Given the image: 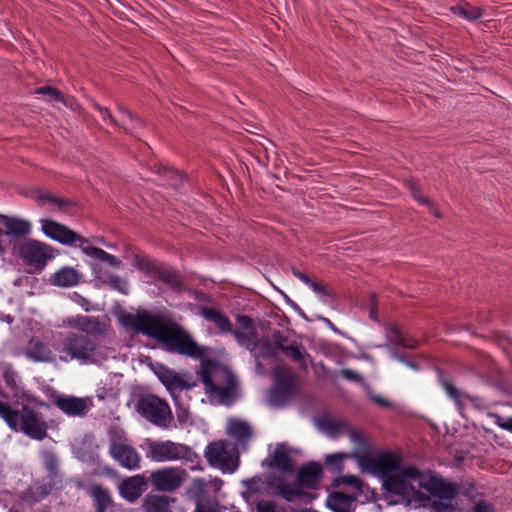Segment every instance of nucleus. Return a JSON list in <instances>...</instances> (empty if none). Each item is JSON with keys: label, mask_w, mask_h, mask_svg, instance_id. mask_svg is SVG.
<instances>
[{"label": "nucleus", "mask_w": 512, "mask_h": 512, "mask_svg": "<svg viewBox=\"0 0 512 512\" xmlns=\"http://www.w3.org/2000/svg\"><path fill=\"white\" fill-rule=\"evenodd\" d=\"M36 93L44 95L46 97V101L51 103L54 106H57L59 103H62L64 106H66L72 110L78 109V104L74 100V98L69 97V96H67V97L64 96L59 90H57L53 87L46 86V87L38 88L36 90Z\"/></svg>", "instance_id": "bb28decb"}, {"label": "nucleus", "mask_w": 512, "mask_h": 512, "mask_svg": "<svg viewBox=\"0 0 512 512\" xmlns=\"http://www.w3.org/2000/svg\"><path fill=\"white\" fill-rule=\"evenodd\" d=\"M405 365H407V366H408V367H410L411 369H414V370H415V369H417L416 365H415V364H413V363H412V362H410V361H406V362H405Z\"/></svg>", "instance_id": "69168bd1"}, {"label": "nucleus", "mask_w": 512, "mask_h": 512, "mask_svg": "<svg viewBox=\"0 0 512 512\" xmlns=\"http://www.w3.org/2000/svg\"><path fill=\"white\" fill-rule=\"evenodd\" d=\"M0 224L6 228L5 234L9 236L22 237L31 232V223L24 219L0 214Z\"/></svg>", "instance_id": "393cba45"}, {"label": "nucleus", "mask_w": 512, "mask_h": 512, "mask_svg": "<svg viewBox=\"0 0 512 512\" xmlns=\"http://www.w3.org/2000/svg\"><path fill=\"white\" fill-rule=\"evenodd\" d=\"M0 416L13 430L22 431L32 439L42 440L47 436L46 422L26 407L19 414L0 402Z\"/></svg>", "instance_id": "0eeeda50"}, {"label": "nucleus", "mask_w": 512, "mask_h": 512, "mask_svg": "<svg viewBox=\"0 0 512 512\" xmlns=\"http://www.w3.org/2000/svg\"><path fill=\"white\" fill-rule=\"evenodd\" d=\"M31 197L39 203H51L59 209H62L66 204V201L62 198H59L50 192L42 191V190H34L31 194Z\"/></svg>", "instance_id": "72a5a7b5"}, {"label": "nucleus", "mask_w": 512, "mask_h": 512, "mask_svg": "<svg viewBox=\"0 0 512 512\" xmlns=\"http://www.w3.org/2000/svg\"><path fill=\"white\" fill-rule=\"evenodd\" d=\"M392 355H393V357H394L395 359H397L398 361H400V362H402V363H404V364H405L406 360H404V359H403L401 356H399L397 353L393 352V353H392Z\"/></svg>", "instance_id": "0e129e2a"}, {"label": "nucleus", "mask_w": 512, "mask_h": 512, "mask_svg": "<svg viewBox=\"0 0 512 512\" xmlns=\"http://www.w3.org/2000/svg\"><path fill=\"white\" fill-rule=\"evenodd\" d=\"M387 339L388 341L397 346L407 347V348H414L415 347V341H409L406 339L402 331L395 327L391 326L387 330Z\"/></svg>", "instance_id": "473e14b6"}, {"label": "nucleus", "mask_w": 512, "mask_h": 512, "mask_svg": "<svg viewBox=\"0 0 512 512\" xmlns=\"http://www.w3.org/2000/svg\"><path fill=\"white\" fill-rule=\"evenodd\" d=\"M74 296L78 298V303L85 309V310H88V308L86 307L88 305V301L83 298L82 296L74 293Z\"/></svg>", "instance_id": "052dcab7"}, {"label": "nucleus", "mask_w": 512, "mask_h": 512, "mask_svg": "<svg viewBox=\"0 0 512 512\" xmlns=\"http://www.w3.org/2000/svg\"><path fill=\"white\" fill-rule=\"evenodd\" d=\"M293 275L295 277H297L300 281H302L304 284H306L307 286L311 283L312 279L310 277H308L307 275H305L304 273L300 272V271H296L294 270L293 271Z\"/></svg>", "instance_id": "6e6d98bb"}, {"label": "nucleus", "mask_w": 512, "mask_h": 512, "mask_svg": "<svg viewBox=\"0 0 512 512\" xmlns=\"http://www.w3.org/2000/svg\"><path fill=\"white\" fill-rule=\"evenodd\" d=\"M257 512H286L284 508L271 501H260L257 504Z\"/></svg>", "instance_id": "37998d69"}, {"label": "nucleus", "mask_w": 512, "mask_h": 512, "mask_svg": "<svg viewBox=\"0 0 512 512\" xmlns=\"http://www.w3.org/2000/svg\"><path fill=\"white\" fill-rule=\"evenodd\" d=\"M200 314L206 321L213 323L220 333L232 332V324L230 320L220 310L204 307L201 309Z\"/></svg>", "instance_id": "a878e982"}, {"label": "nucleus", "mask_w": 512, "mask_h": 512, "mask_svg": "<svg viewBox=\"0 0 512 512\" xmlns=\"http://www.w3.org/2000/svg\"><path fill=\"white\" fill-rule=\"evenodd\" d=\"M350 457V454L343 452L328 454L325 458V464L332 470L340 471L342 470L343 462Z\"/></svg>", "instance_id": "a19ab883"}, {"label": "nucleus", "mask_w": 512, "mask_h": 512, "mask_svg": "<svg viewBox=\"0 0 512 512\" xmlns=\"http://www.w3.org/2000/svg\"><path fill=\"white\" fill-rule=\"evenodd\" d=\"M359 359H365V360H371V357L367 354H362L361 356L358 357Z\"/></svg>", "instance_id": "774afa93"}, {"label": "nucleus", "mask_w": 512, "mask_h": 512, "mask_svg": "<svg viewBox=\"0 0 512 512\" xmlns=\"http://www.w3.org/2000/svg\"><path fill=\"white\" fill-rule=\"evenodd\" d=\"M90 495L96 502L97 512H105L111 504V497L107 489L99 485H93L90 489Z\"/></svg>", "instance_id": "2f4dec72"}, {"label": "nucleus", "mask_w": 512, "mask_h": 512, "mask_svg": "<svg viewBox=\"0 0 512 512\" xmlns=\"http://www.w3.org/2000/svg\"><path fill=\"white\" fill-rule=\"evenodd\" d=\"M61 344L56 347L59 358L63 362L78 360L81 363L94 361L96 343L87 334L68 332L60 333Z\"/></svg>", "instance_id": "423d86ee"}, {"label": "nucleus", "mask_w": 512, "mask_h": 512, "mask_svg": "<svg viewBox=\"0 0 512 512\" xmlns=\"http://www.w3.org/2000/svg\"><path fill=\"white\" fill-rule=\"evenodd\" d=\"M227 434L239 442H245L250 437L251 429L241 420L230 419L227 424Z\"/></svg>", "instance_id": "c85d7f7f"}, {"label": "nucleus", "mask_w": 512, "mask_h": 512, "mask_svg": "<svg viewBox=\"0 0 512 512\" xmlns=\"http://www.w3.org/2000/svg\"><path fill=\"white\" fill-rule=\"evenodd\" d=\"M146 457L154 462L183 461L191 470H200L201 459L190 447L170 440L145 439L141 445Z\"/></svg>", "instance_id": "39448f33"}, {"label": "nucleus", "mask_w": 512, "mask_h": 512, "mask_svg": "<svg viewBox=\"0 0 512 512\" xmlns=\"http://www.w3.org/2000/svg\"><path fill=\"white\" fill-rule=\"evenodd\" d=\"M468 512H494V508L489 502L480 500Z\"/></svg>", "instance_id": "a18cd8bd"}, {"label": "nucleus", "mask_w": 512, "mask_h": 512, "mask_svg": "<svg viewBox=\"0 0 512 512\" xmlns=\"http://www.w3.org/2000/svg\"><path fill=\"white\" fill-rule=\"evenodd\" d=\"M408 188L410 189L411 191V194L412 196L414 197V199L416 201H418L419 203H422L423 205L427 206L429 211L436 217H441V214L439 212V210L433 205V203L425 198L424 196H422L420 193H419V189H418V186L416 183L412 182V181H408Z\"/></svg>", "instance_id": "58836bf2"}, {"label": "nucleus", "mask_w": 512, "mask_h": 512, "mask_svg": "<svg viewBox=\"0 0 512 512\" xmlns=\"http://www.w3.org/2000/svg\"><path fill=\"white\" fill-rule=\"evenodd\" d=\"M158 377L173 398H176V392L191 388L189 382L182 375L171 370L163 369L159 372Z\"/></svg>", "instance_id": "4be33fe9"}, {"label": "nucleus", "mask_w": 512, "mask_h": 512, "mask_svg": "<svg viewBox=\"0 0 512 512\" xmlns=\"http://www.w3.org/2000/svg\"><path fill=\"white\" fill-rule=\"evenodd\" d=\"M64 323L71 328L80 329L82 332H89V327L95 323V319L87 316H77L66 319Z\"/></svg>", "instance_id": "ea45409f"}, {"label": "nucleus", "mask_w": 512, "mask_h": 512, "mask_svg": "<svg viewBox=\"0 0 512 512\" xmlns=\"http://www.w3.org/2000/svg\"><path fill=\"white\" fill-rule=\"evenodd\" d=\"M98 278L122 294H128L129 292V284L127 280L121 278L118 275L107 274L105 277L98 276Z\"/></svg>", "instance_id": "4c0bfd02"}, {"label": "nucleus", "mask_w": 512, "mask_h": 512, "mask_svg": "<svg viewBox=\"0 0 512 512\" xmlns=\"http://www.w3.org/2000/svg\"><path fill=\"white\" fill-rule=\"evenodd\" d=\"M3 377L6 385L11 389V393L13 397H19L21 389L19 387V376L18 374L11 369V367H6L3 372Z\"/></svg>", "instance_id": "e433bc0d"}, {"label": "nucleus", "mask_w": 512, "mask_h": 512, "mask_svg": "<svg viewBox=\"0 0 512 512\" xmlns=\"http://www.w3.org/2000/svg\"><path fill=\"white\" fill-rule=\"evenodd\" d=\"M80 248L81 251L90 258L98 259L112 267H119L121 265V261L118 258L112 254L107 253L101 248L88 245H80Z\"/></svg>", "instance_id": "cd10ccee"}, {"label": "nucleus", "mask_w": 512, "mask_h": 512, "mask_svg": "<svg viewBox=\"0 0 512 512\" xmlns=\"http://www.w3.org/2000/svg\"><path fill=\"white\" fill-rule=\"evenodd\" d=\"M141 414L151 423L167 428L172 421V411L168 403L157 396L148 395L143 397L138 404Z\"/></svg>", "instance_id": "9b49d317"}, {"label": "nucleus", "mask_w": 512, "mask_h": 512, "mask_svg": "<svg viewBox=\"0 0 512 512\" xmlns=\"http://www.w3.org/2000/svg\"><path fill=\"white\" fill-rule=\"evenodd\" d=\"M268 465L275 468L277 472L269 475L267 482L270 477L275 475L279 478H293L294 479V464L292 461V449L286 444L276 445L274 451L271 453L268 460Z\"/></svg>", "instance_id": "dca6fc26"}, {"label": "nucleus", "mask_w": 512, "mask_h": 512, "mask_svg": "<svg viewBox=\"0 0 512 512\" xmlns=\"http://www.w3.org/2000/svg\"><path fill=\"white\" fill-rule=\"evenodd\" d=\"M321 477V468L316 464H310L303 467L297 476L293 478H279L271 476L268 485L275 494L280 495L285 500L293 502L298 499L311 501L314 497L310 493L303 491L304 488L314 489L319 483Z\"/></svg>", "instance_id": "20e7f679"}, {"label": "nucleus", "mask_w": 512, "mask_h": 512, "mask_svg": "<svg viewBox=\"0 0 512 512\" xmlns=\"http://www.w3.org/2000/svg\"><path fill=\"white\" fill-rule=\"evenodd\" d=\"M358 464L362 472L381 477L385 488L402 496L409 506L428 507L431 512L457 510L453 503L458 494L455 484L405 465L402 458L394 453L360 457Z\"/></svg>", "instance_id": "f257e3e1"}, {"label": "nucleus", "mask_w": 512, "mask_h": 512, "mask_svg": "<svg viewBox=\"0 0 512 512\" xmlns=\"http://www.w3.org/2000/svg\"><path fill=\"white\" fill-rule=\"evenodd\" d=\"M176 498L157 493H149L142 502L144 512H173Z\"/></svg>", "instance_id": "6ab92c4d"}, {"label": "nucleus", "mask_w": 512, "mask_h": 512, "mask_svg": "<svg viewBox=\"0 0 512 512\" xmlns=\"http://www.w3.org/2000/svg\"><path fill=\"white\" fill-rule=\"evenodd\" d=\"M369 315L370 318L374 321H378V315L376 312V302H375V296L371 295L370 297V304H369Z\"/></svg>", "instance_id": "603ef678"}, {"label": "nucleus", "mask_w": 512, "mask_h": 512, "mask_svg": "<svg viewBox=\"0 0 512 512\" xmlns=\"http://www.w3.org/2000/svg\"><path fill=\"white\" fill-rule=\"evenodd\" d=\"M452 11L469 21L476 20L482 16V12L478 7L471 6L467 3L464 5L452 7Z\"/></svg>", "instance_id": "c9c22d12"}, {"label": "nucleus", "mask_w": 512, "mask_h": 512, "mask_svg": "<svg viewBox=\"0 0 512 512\" xmlns=\"http://www.w3.org/2000/svg\"><path fill=\"white\" fill-rule=\"evenodd\" d=\"M22 258L37 269H43L55 257L53 248L43 242L29 239L19 248Z\"/></svg>", "instance_id": "4468645a"}, {"label": "nucleus", "mask_w": 512, "mask_h": 512, "mask_svg": "<svg viewBox=\"0 0 512 512\" xmlns=\"http://www.w3.org/2000/svg\"><path fill=\"white\" fill-rule=\"evenodd\" d=\"M237 322L241 330H232V334L240 345L249 349L256 357H267L274 353V346L266 339L258 340L252 327V320L247 316H238Z\"/></svg>", "instance_id": "1a4fd4ad"}, {"label": "nucleus", "mask_w": 512, "mask_h": 512, "mask_svg": "<svg viewBox=\"0 0 512 512\" xmlns=\"http://www.w3.org/2000/svg\"><path fill=\"white\" fill-rule=\"evenodd\" d=\"M496 424L500 428L512 432V418H507L506 420H502L500 417H497Z\"/></svg>", "instance_id": "3c124183"}, {"label": "nucleus", "mask_w": 512, "mask_h": 512, "mask_svg": "<svg viewBox=\"0 0 512 512\" xmlns=\"http://www.w3.org/2000/svg\"><path fill=\"white\" fill-rule=\"evenodd\" d=\"M316 427L330 438H336L346 434L348 424L343 420L330 417H321L315 420Z\"/></svg>", "instance_id": "b1692460"}, {"label": "nucleus", "mask_w": 512, "mask_h": 512, "mask_svg": "<svg viewBox=\"0 0 512 512\" xmlns=\"http://www.w3.org/2000/svg\"><path fill=\"white\" fill-rule=\"evenodd\" d=\"M120 111L123 113V115L127 116L130 120H133L134 119V116L131 112L125 110V109H120Z\"/></svg>", "instance_id": "e2e57ef3"}, {"label": "nucleus", "mask_w": 512, "mask_h": 512, "mask_svg": "<svg viewBox=\"0 0 512 512\" xmlns=\"http://www.w3.org/2000/svg\"><path fill=\"white\" fill-rule=\"evenodd\" d=\"M208 463L223 473H233L238 466V452L236 446L228 441H216L205 449Z\"/></svg>", "instance_id": "6e6552de"}, {"label": "nucleus", "mask_w": 512, "mask_h": 512, "mask_svg": "<svg viewBox=\"0 0 512 512\" xmlns=\"http://www.w3.org/2000/svg\"><path fill=\"white\" fill-rule=\"evenodd\" d=\"M296 379L291 370L277 366L274 370V384L269 396L273 407L283 406L296 392Z\"/></svg>", "instance_id": "9d476101"}, {"label": "nucleus", "mask_w": 512, "mask_h": 512, "mask_svg": "<svg viewBox=\"0 0 512 512\" xmlns=\"http://www.w3.org/2000/svg\"><path fill=\"white\" fill-rule=\"evenodd\" d=\"M54 404L69 417H84L94 406L91 397H76L72 395L57 396Z\"/></svg>", "instance_id": "f3484780"}, {"label": "nucleus", "mask_w": 512, "mask_h": 512, "mask_svg": "<svg viewBox=\"0 0 512 512\" xmlns=\"http://www.w3.org/2000/svg\"><path fill=\"white\" fill-rule=\"evenodd\" d=\"M187 478V473L179 467H163L152 471L149 481L154 490L159 492H173L179 489Z\"/></svg>", "instance_id": "f8f14e48"}, {"label": "nucleus", "mask_w": 512, "mask_h": 512, "mask_svg": "<svg viewBox=\"0 0 512 512\" xmlns=\"http://www.w3.org/2000/svg\"><path fill=\"white\" fill-rule=\"evenodd\" d=\"M146 479L143 475H134L126 478L119 486L120 495L128 500L134 502L137 500L145 490Z\"/></svg>", "instance_id": "aec40b11"}, {"label": "nucleus", "mask_w": 512, "mask_h": 512, "mask_svg": "<svg viewBox=\"0 0 512 512\" xmlns=\"http://www.w3.org/2000/svg\"><path fill=\"white\" fill-rule=\"evenodd\" d=\"M346 434L349 436V439L354 446L355 452L360 451L363 447L362 436L357 431L351 429L349 426L348 431H346Z\"/></svg>", "instance_id": "c03bdc74"}, {"label": "nucleus", "mask_w": 512, "mask_h": 512, "mask_svg": "<svg viewBox=\"0 0 512 512\" xmlns=\"http://www.w3.org/2000/svg\"><path fill=\"white\" fill-rule=\"evenodd\" d=\"M109 454L127 470H138L141 466L139 452L127 439H112L109 444Z\"/></svg>", "instance_id": "ddd939ff"}, {"label": "nucleus", "mask_w": 512, "mask_h": 512, "mask_svg": "<svg viewBox=\"0 0 512 512\" xmlns=\"http://www.w3.org/2000/svg\"><path fill=\"white\" fill-rule=\"evenodd\" d=\"M445 387V390H446V393L451 397V398H454L456 399L457 396H458V392L457 390L453 387V385L449 384V383H446L444 385Z\"/></svg>", "instance_id": "4d7b16f0"}, {"label": "nucleus", "mask_w": 512, "mask_h": 512, "mask_svg": "<svg viewBox=\"0 0 512 512\" xmlns=\"http://www.w3.org/2000/svg\"><path fill=\"white\" fill-rule=\"evenodd\" d=\"M95 108L99 111L100 115L104 120H109L111 123L116 124L115 119L112 117L110 111L107 108L102 107L98 104H95Z\"/></svg>", "instance_id": "8fccbe9b"}, {"label": "nucleus", "mask_w": 512, "mask_h": 512, "mask_svg": "<svg viewBox=\"0 0 512 512\" xmlns=\"http://www.w3.org/2000/svg\"><path fill=\"white\" fill-rule=\"evenodd\" d=\"M308 287L318 296L322 302L326 303L332 297L331 292L322 283L312 280Z\"/></svg>", "instance_id": "79ce46f5"}, {"label": "nucleus", "mask_w": 512, "mask_h": 512, "mask_svg": "<svg viewBox=\"0 0 512 512\" xmlns=\"http://www.w3.org/2000/svg\"><path fill=\"white\" fill-rule=\"evenodd\" d=\"M41 231L48 238L59 242L62 245H85L88 240L72 231L67 226L49 219H41Z\"/></svg>", "instance_id": "2eb2a0df"}, {"label": "nucleus", "mask_w": 512, "mask_h": 512, "mask_svg": "<svg viewBox=\"0 0 512 512\" xmlns=\"http://www.w3.org/2000/svg\"><path fill=\"white\" fill-rule=\"evenodd\" d=\"M197 374L211 404L230 405L235 400L237 383L228 368L214 361H203Z\"/></svg>", "instance_id": "7ed1b4c3"}, {"label": "nucleus", "mask_w": 512, "mask_h": 512, "mask_svg": "<svg viewBox=\"0 0 512 512\" xmlns=\"http://www.w3.org/2000/svg\"><path fill=\"white\" fill-rule=\"evenodd\" d=\"M337 486H343V491L355 494L356 497L362 494L363 482L354 475H343L336 480Z\"/></svg>", "instance_id": "7c9ffc66"}, {"label": "nucleus", "mask_w": 512, "mask_h": 512, "mask_svg": "<svg viewBox=\"0 0 512 512\" xmlns=\"http://www.w3.org/2000/svg\"><path fill=\"white\" fill-rule=\"evenodd\" d=\"M3 321H6L7 323H11L12 318L9 315H6L2 318Z\"/></svg>", "instance_id": "338daca9"}, {"label": "nucleus", "mask_w": 512, "mask_h": 512, "mask_svg": "<svg viewBox=\"0 0 512 512\" xmlns=\"http://www.w3.org/2000/svg\"><path fill=\"white\" fill-rule=\"evenodd\" d=\"M83 280V274L71 266H63L56 270L49 278L52 286L59 288H72L79 285Z\"/></svg>", "instance_id": "a211bd4d"}, {"label": "nucleus", "mask_w": 512, "mask_h": 512, "mask_svg": "<svg viewBox=\"0 0 512 512\" xmlns=\"http://www.w3.org/2000/svg\"><path fill=\"white\" fill-rule=\"evenodd\" d=\"M258 483L259 480L256 478H251L243 481V484L247 487L249 493H256L258 491Z\"/></svg>", "instance_id": "09e8293b"}, {"label": "nucleus", "mask_w": 512, "mask_h": 512, "mask_svg": "<svg viewBox=\"0 0 512 512\" xmlns=\"http://www.w3.org/2000/svg\"><path fill=\"white\" fill-rule=\"evenodd\" d=\"M276 349H280L287 357L291 358L293 361L299 364V366L303 369L307 368V357L308 355L305 353L304 349H302L298 345H278L274 347V353H276Z\"/></svg>", "instance_id": "c756f323"}, {"label": "nucleus", "mask_w": 512, "mask_h": 512, "mask_svg": "<svg viewBox=\"0 0 512 512\" xmlns=\"http://www.w3.org/2000/svg\"><path fill=\"white\" fill-rule=\"evenodd\" d=\"M123 322L137 332L156 338L168 351L199 359L206 354V349L199 346L188 332L163 318L139 312L125 316Z\"/></svg>", "instance_id": "f03ea898"}, {"label": "nucleus", "mask_w": 512, "mask_h": 512, "mask_svg": "<svg viewBox=\"0 0 512 512\" xmlns=\"http://www.w3.org/2000/svg\"><path fill=\"white\" fill-rule=\"evenodd\" d=\"M24 354L33 362L48 363L54 360V354L49 346L36 338L29 341Z\"/></svg>", "instance_id": "412c9836"}, {"label": "nucleus", "mask_w": 512, "mask_h": 512, "mask_svg": "<svg viewBox=\"0 0 512 512\" xmlns=\"http://www.w3.org/2000/svg\"><path fill=\"white\" fill-rule=\"evenodd\" d=\"M340 374L342 377H344L345 379L350 380V381H354V382L362 381L361 375L351 369H342Z\"/></svg>", "instance_id": "de8ad7c7"}, {"label": "nucleus", "mask_w": 512, "mask_h": 512, "mask_svg": "<svg viewBox=\"0 0 512 512\" xmlns=\"http://www.w3.org/2000/svg\"><path fill=\"white\" fill-rule=\"evenodd\" d=\"M188 411L186 408L179 407V410L177 411V416L180 422H184L187 419Z\"/></svg>", "instance_id": "13d9d810"}, {"label": "nucleus", "mask_w": 512, "mask_h": 512, "mask_svg": "<svg viewBox=\"0 0 512 512\" xmlns=\"http://www.w3.org/2000/svg\"><path fill=\"white\" fill-rule=\"evenodd\" d=\"M369 397L374 401L376 402L377 404H379L380 406H383V407H388L390 406V402L388 400H386L385 398H383L382 396L380 395H375V394H372V393H369L368 394Z\"/></svg>", "instance_id": "864d4df0"}, {"label": "nucleus", "mask_w": 512, "mask_h": 512, "mask_svg": "<svg viewBox=\"0 0 512 512\" xmlns=\"http://www.w3.org/2000/svg\"><path fill=\"white\" fill-rule=\"evenodd\" d=\"M205 487V482L203 479L196 478L192 481V489L196 490L197 492H202Z\"/></svg>", "instance_id": "5fc2aeb1"}, {"label": "nucleus", "mask_w": 512, "mask_h": 512, "mask_svg": "<svg viewBox=\"0 0 512 512\" xmlns=\"http://www.w3.org/2000/svg\"><path fill=\"white\" fill-rule=\"evenodd\" d=\"M321 320L333 331L337 332L338 330L335 328V326L331 323V321L327 318L322 317Z\"/></svg>", "instance_id": "680f3d73"}, {"label": "nucleus", "mask_w": 512, "mask_h": 512, "mask_svg": "<svg viewBox=\"0 0 512 512\" xmlns=\"http://www.w3.org/2000/svg\"><path fill=\"white\" fill-rule=\"evenodd\" d=\"M171 174H173L175 176V179H173L171 182H170V185L172 186H177L180 182H182V176L179 174V172L177 171H171L170 172Z\"/></svg>", "instance_id": "bf43d9fd"}, {"label": "nucleus", "mask_w": 512, "mask_h": 512, "mask_svg": "<svg viewBox=\"0 0 512 512\" xmlns=\"http://www.w3.org/2000/svg\"><path fill=\"white\" fill-rule=\"evenodd\" d=\"M356 499L355 494L337 491L328 496L326 504L334 512H352Z\"/></svg>", "instance_id": "5701e85b"}, {"label": "nucleus", "mask_w": 512, "mask_h": 512, "mask_svg": "<svg viewBox=\"0 0 512 512\" xmlns=\"http://www.w3.org/2000/svg\"><path fill=\"white\" fill-rule=\"evenodd\" d=\"M196 512H218V506L206 501H199L196 505Z\"/></svg>", "instance_id": "49530a36"}, {"label": "nucleus", "mask_w": 512, "mask_h": 512, "mask_svg": "<svg viewBox=\"0 0 512 512\" xmlns=\"http://www.w3.org/2000/svg\"><path fill=\"white\" fill-rule=\"evenodd\" d=\"M157 277L162 282L168 284L172 288H179L181 285V278L178 273L168 268H160L157 271Z\"/></svg>", "instance_id": "f704fd0d"}]
</instances>
